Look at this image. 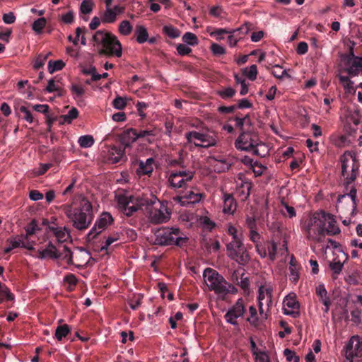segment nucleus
Returning a JSON list of instances; mask_svg holds the SVG:
<instances>
[{"mask_svg":"<svg viewBox=\"0 0 362 362\" xmlns=\"http://www.w3.org/2000/svg\"><path fill=\"white\" fill-rule=\"evenodd\" d=\"M136 141V130L132 128L124 131L117 136L116 144L111 146L105 161L108 164L124 163L127 160V153H130L132 144Z\"/></svg>","mask_w":362,"mask_h":362,"instance_id":"obj_1","label":"nucleus"},{"mask_svg":"<svg viewBox=\"0 0 362 362\" xmlns=\"http://www.w3.org/2000/svg\"><path fill=\"white\" fill-rule=\"evenodd\" d=\"M329 219L328 214L325 211H317L300 221V227L308 240L320 241L323 235V227Z\"/></svg>","mask_w":362,"mask_h":362,"instance_id":"obj_2","label":"nucleus"},{"mask_svg":"<svg viewBox=\"0 0 362 362\" xmlns=\"http://www.w3.org/2000/svg\"><path fill=\"white\" fill-rule=\"evenodd\" d=\"M93 41L102 48L99 50L100 55L122 56V45L117 37L104 30H98L93 35Z\"/></svg>","mask_w":362,"mask_h":362,"instance_id":"obj_3","label":"nucleus"},{"mask_svg":"<svg viewBox=\"0 0 362 362\" xmlns=\"http://www.w3.org/2000/svg\"><path fill=\"white\" fill-rule=\"evenodd\" d=\"M156 197H152L151 199H135L132 196H127L124 194H117L115 195V200L117 202L119 209L127 216H132L142 206L148 207L153 206L156 201Z\"/></svg>","mask_w":362,"mask_h":362,"instance_id":"obj_4","label":"nucleus"},{"mask_svg":"<svg viewBox=\"0 0 362 362\" xmlns=\"http://www.w3.org/2000/svg\"><path fill=\"white\" fill-rule=\"evenodd\" d=\"M93 219L92 204L88 199L83 197L80 203V207L75 209V214L71 220L73 226L79 230H84L89 228Z\"/></svg>","mask_w":362,"mask_h":362,"instance_id":"obj_5","label":"nucleus"},{"mask_svg":"<svg viewBox=\"0 0 362 362\" xmlns=\"http://www.w3.org/2000/svg\"><path fill=\"white\" fill-rule=\"evenodd\" d=\"M182 233L177 228H163L155 233V243L159 245L182 246L187 241L186 237H182Z\"/></svg>","mask_w":362,"mask_h":362,"instance_id":"obj_6","label":"nucleus"},{"mask_svg":"<svg viewBox=\"0 0 362 362\" xmlns=\"http://www.w3.org/2000/svg\"><path fill=\"white\" fill-rule=\"evenodd\" d=\"M204 279L210 291H214L220 298L229 293L228 282L216 270L206 268L203 273Z\"/></svg>","mask_w":362,"mask_h":362,"instance_id":"obj_7","label":"nucleus"},{"mask_svg":"<svg viewBox=\"0 0 362 362\" xmlns=\"http://www.w3.org/2000/svg\"><path fill=\"white\" fill-rule=\"evenodd\" d=\"M259 145V138L255 132L246 130L243 131L235 141V146L241 151H251L255 155H259L257 146Z\"/></svg>","mask_w":362,"mask_h":362,"instance_id":"obj_8","label":"nucleus"},{"mask_svg":"<svg viewBox=\"0 0 362 362\" xmlns=\"http://www.w3.org/2000/svg\"><path fill=\"white\" fill-rule=\"evenodd\" d=\"M37 257L43 259L45 258L66 259L68 264H72V252L67 247L64 246L63 251H59L56 247L49 242L45 249L38 250Z\"/></svg>","mask_w":362,"mask_h":362,"instance_id":"obj_9","label":"nucleus"},{"mask_svg":"<svg viewBox=\"0 0 362 362\" xmlns=\"http://www.w3.org/2000/svg\"><path fill=\"white\" fill-rule=\"evenodd\" d=\"M345 67L341 69V72H346L349 76L354 77L358 76L362 71V57H356L353 48H350L349 54L342 58Z\"/></svg>","mask_w":362,"mask_h":362,"instance_id":"obj_10","label":"nucleus"},{"mask_svg":"<svg viewBox=\"0 0 362 362\" xmlns=\"http://www.w3.org/2000/svg\"><path fill=\"white\" fill-rule=\"evenodd\" d=\"M194 175V172L190 170H173L170 175L168 182L174 188L185 187L187 183L193 179Z\"/></svg>","mask_w":362,"mask_h":362,"instance_id":"obj_11","label":"nucleus"},{"mask_svg":"<svg viewBox=\"0 0 362 362\" xmlns=\"http://www.w3.org/2000/svg\"><path fill=\"white\" fill-rule=\"evenodd\" d=\"M342 352L349 362H354V357H362V339L357 335L351 337Z\"/></svg>","mask_w":362,"mask_h":362,"instance_id":"obj_12","label":"nucleus"},{"mask_svg":"<svg viewBox=\"0 0 362 362\" xmlns=\"http://www.w3.org/2000/svg\"><path fill=\"white\" fill-rule=\"evenodd\" d=\"M204 197L203 193L194 192L192 190L185 192L182 195L173 197V202L175 204H180L182 206L193 207L194 204L199 203Z\"/></svg>","mask_w":362,"mask_h":362,"instance_id":"obj_13","label":"nucleus"},{"mask_svg":"<svg viewBox=\"0 0 362 362\" xmlns=\"http://www.w3.org/2000/svg\"><path fill=\"white\" fill-rule=\"evenodd\" d=\"M245 313V308L244 306L243 300L240 298L236 301L235 305L227 311L224 317L227 322L236 326L238 325L236 319L243 317Z\"/></svg>","mask_w":362,"mask_h":362,"instance_id":"obj_14","label":"nucleus"},{"mask_svg":"<svg viewBox=\"0 0 362 362\" xmlns=\"http://www.w3.org/2000/svg\"><path fill=\"white\" fill-rule=\"evenodd\" d=\"M159 207L154 206L150 209V218L153 223H162L168 221L170 218V213L168 211L165 206L158 203Z\"/></svg>","mask_w":362,"mask_h":362,"instance_id":"obj_15","label":"nucleus"},{"mask_svg":"<svg viewBox=\"0 0 362 362\" xmlns=\"http://www.w3.org/2000/svg\"><path fill=\"white\" fill-rule=\"evenodd\" d=\"M185 137L188 142H192V139H194L202 143V144H200L194 142L196 146L207 147L214 146L215 144V141L214 139H212L207 134L197 132L195 131H192L186 133Z\"/></svg>","mask_w":362,"mask_h":362,"instance_id":"obj_16","label":"nucleus"},{"mask_svg":"<svg viewBox=\"0 0 362 362\" xmlns=\"http://www.w3.org/2000/svg\"><path fill=\"white\" fill-rule=\"evenodd\" d=\"M284 306H286L293 310L292 311H290L286 308H284V313L285 315L296 317L299 314L298 310L300 308V305L299 303L296 300L295 296H292L291 294L288 295L284 300Z\"/></svg>","mask_w":362,"mask_h":362,"instance_id":"obj_17","label":"nucleus"},{"mask_svg":"<svg viewBox=\"0 0 362 362\" xmlns=\"http://www.w3.org/2000/svg\"><path fill=\"white\" fill-rule=\"evenodd\" d=\"M328 217L329 219L327 220V226L324 225L323 235H321V237H324L325 235H334L340 233V230L337 225V221L333 216L328 214Z\"/></svg>","mask_w":362,"mask_h":362,"instance_id":"obj_18","label":"nucleus"},{"mask_svg":"<svg viewBox=\"0 0 362 362\" xmlns=\"http://www.w3.org/2000/svg\"><path fill=\"white\" fill-rule=\"evenodd\" d=\"M228 256L242 266H245L250 260L247 251H237L236 252L228 254Z\"/></svg>","mask_w":362,"mask_h":362,"instance_id":"obj_19","label":"nucleus"},{"mask_svg":"<svg viewBox=\"0 0 362 362\" xmlns=\"http://www.w3.org/2000/svg\"><path fill=\"white\" fill-rule=\"evenodd\" d=\"M228 256L242 266H245L250 260L247 251H237L236 252L228 254Z\"/></svg>","mask_w":362,"mask_h":362,"instance_id":"obj_20","label":"nucleus"},{"mask_svg":"<svg viewBox=\"0 0 362 362\" xmlns=\"http://www.w3.org/2000/svg\"><path fill=\"white\" fill-rule=\"evenodd\" d=\"M236 210V201L231 194H225L223 199V209L224 214H233Z\"/></svg>","mask_w":362,"mask_h":362,"instance_id":"obj_21","label":"nucleus"},{"mask_svg":"<svg viewBox=\"0 0 362 362\" xmlns=\"http://www.w3.org/2000/svg\"><path fill=\"white\" fill-rule=\"evenodd\" d=\"M154 163V159L149 158L144 162L139 160V168L137 172L139 174L148 175H149L153 170V164Z\"/></svg>","mask_w":362,"mask_h":362,"instance_id":"obj_22","label":"nucleus"},{"mask_svg":"<svg viewBox=\"0 0 362 362\" xmlns=\"http://www.w3.org/2000/svg\"><path fill=\"white\" fill-rule=\"evenodd\" d=\"M113 222V218L110 213L103 212L100 218L95 221L96 226L101 231L105 229L107 226L110 225Z\"/></svg>","mask_w":362,"mask_h":362,"instance_id":"obj_23","label":"nucleus"},{"mask_svg":"<svg viewBox=\"0 0 362 362\" xmlns=\"http://www.w3.org/2000/svg\"><path fill=\"white\" fill-rule=\"evenodd\" d=\"M134 35L136 36V42L142 44L148 41V33L146 28L141 25H137L135 28Z\"/></svg>","mask_w":362,"mask_h":362,"instance_id":"obj_24","label":"nucleus"},{"mask_svg":"<svg viewBox=\"0 0 362 362\" xmlns=\"http://www.w3.org/2000/svg\"><path fill=\"white\" fill-rule=\"evenodd\" d=\"M290 280L296 284L299 279L298 266L295 257L292 255L289 262Z\"/></svg>","mask_w":362,"mask_h":362,"instance_id":"obj_25","label":"nucleus"},{"mask_svg":"<svg viewBox=\"0 0 362 362\" xmlns=\"http://www.w3.org/2000/svg\"><path fill=\"white\" fill-rule=\"evenodd\" d=\"M14 299V295L10 289L0 281V303L4 301H13Z\"/></svg>","mask_w":362,"mask_h":362,"instance_id":"obj_26","label":"nucleus"},{"mask_svg":"<svg viewBox=\"0 0 362 362\" xmlns=\"http://www.w3.org/2000/svg\"><path fill=\"white\" fill-rule=\"evenodd\" d=\"M228 254L236 252L237 251H247L245 248L243 240L238 241H230L226 245Z\"/></svg>","mask_w":362,"mask_h":362,"instance_id":"obj_27","label":"nucleus"},{"mask_svg":"<svg viewBox=\"0 0 362 362\" xmlns=\"http://www.w3.org/2000/svg\"><path fill=\"white\" fill-rule=\"evenodd\" d=\"M354 158H356V157L353 156L352 154L349 151L345 152L340 157V161L341 163V175L343 177H346V173H347V168L349 166V163L350 162V160L352 161V159Z\"/></svg>","mask_w":362,"mask_h":362,"instance_id":"obj_28","label":"nucleus"},{"mask_svg":"<svg viewBox=\"0 0 362 362\" xmlns=\"http://www.w3.org/2000/svg\"><path fill=\"white\" fill-rule=\"evenodd\" d=\"M70 333L69 326L66 324L58 326L55 329L54 337L58 341H62Z\"/></svg>","mask_w":362,"mask_h":362,"instance_id":"obj_29","label":"nucleus"},{"mask_svg":"<svg viewBox=\"0 0 362 362\" xmlns=\"http://www.w3.org/2000/svg\"><path fill=\"white\" fill-rule=\"evenodd\" d=\"M70 90L73 95V98L76 100H78L85 94V88L79 84L71 83Z\"/></svg>","mask_w":362,"mask_h":362,"instance_id":"obj_30","label":"nucleus"},{"mask_svg":"<svg viewBox=\"0 0 362 362\" xmlns=\"http://www.w3.org/2000/svg\"><path fill=\"white\" fill-rule=\"evenodd\" d=\"M155 136L154 130H140L139 132L136 131V139H144L148 143L151 144L153 141V137Z\"/></svg>","mask_w":362,"mask_h":362,"instance_id":"obj_31","label":"nucleus"},{"mask_svg":"<svg viewBox=\"0 0 362 362\" xmlns=\"http://www.w3.org/2000/svg\"><path fill=\"white\" fill-rule=\"evenodd\" d=\"M163 33L172 39L177 38L180 35V30L171 25L163 26Z\"/></svg>","mask_w":362,"mask_h":362,"instance_id":"obj_32","label":"nucleus"},{"mask_svg":"<svg viewBox=\"0 0 362 362\" xmlns=\"http://www.w3.org/2000/svg\"><path fill=\"white\" fill-rule=\"evenodd\" d=\"M50 55H52V52H48L46 53L42 52V53L39 54L35 59L34 68L35 69H39L43 67V66L45 64V62L47 60L48 57Z\"/></svg>","mask_w":362,"mask_h":362,"instance_id":"obj_33","label":"nucleus"},{"mask_svg":"<svg viewBox=\"0 0 362 362\" xmlns=\"http://www.w3.org/2000/svg\"><path fill=\"white\" fill-rule=\"evenodd\" d=\"M65 66V63L62 60L52 61L48 63V71L50 74L62 70Z\"/></svg>","mask_w":362,"mask_h":362,"instance_id":"obj_34","label":"nucleus"},{"mask_svg":"<svg viewBox=\"0 0 362 362\" xmlns=\"http://www.w3.org/2000/svg\"><path fill=\"white\" fill-rule=\"evenodd\" d=\"M249 313L250 317L247 318V321L249 322L251 325L257 327L259 325V318L256 308L254 306H250L249 308Z\"/></svg>","mask_w":362,"mask_h":362,"instance_id":"obj_35","label":"nucleus"},{"mask_svg":"<svg viewBox=\"0 0 362 362\" xmlns=\"http://www.w3.org/2000/svg\"><path fill=\"white\" fill-rule=\"evenodd\" d=\"M78 142L81 148H89L94 144V139L90 135H84L79 137Z\"/></svg>","mask_w":362,"mask_h":362,"instance_id":"obj_36","label":"nucleus"},{"mask_svg":"<svg viewBox=\"0 0 362 362\" xmlns=\"http://www.w3.org/2000/svg\"><path fill=\"white\" fill-rule=\"evenodd\" d=\"M182 40L184 42L191 46L197 45L199 43V40L197 35L192 33L187 32L182 36Z\"/></svg>","mask_w":362,"mask_h":362,"instance_id":"obj_37","label":"nucleus"},{"mask_svg":"<svg viewBox=\"0 0 362 362\" xmlns=\"http://www.w3.org/2000/svg\"><path fill=\"white\" fill-rule=\"evenodd\" d=\"M117 18L116 12L111 8H107V10L103 14L102 21L104 23H112L115 21Z\"/></svg>","mask_w":362,"mask_h":362,"instance_id":"obj_38","label":"nucleus"},{"mask_svg":"<svg viewBox=\"0 0 362 362\" xmlns=\"http://www.w3.org/2000/svg\"><path fill=\"white\" fill-rule=\"evenodd\" d=\"M239 274L237 271H235L233 274L232 278L233 281H237V284H238L242 288L247 289L249 287L250 282L249 279L247 277H243V274L240 277V281H238Z\"/></svg>","mask_w":362,"mask_h":362,"instance_id":"obj_39","label":"nucleus"},{"mask_svg":"<svg viewBox=\"0 0 362 362\" xmlns=\"http://www.w3.org/2000/svg\"><path fill=\"white\" fill-rule=\"evenodd\" d=\"M25 230L26 232L25 239H28L30 236L35 234L36 230H40V228L37 226V221L33 219L26 226Z\"/></svg>","mask_w":362,"mask_h":362,"instance_id":"obj_40","label":"nucleus"},{"mask_svg":"<svg viewBox=\"0 0 362 362\" xmlns=\"http://www.w3.org/2000/svg\"><path fill=\"white\" fill-rule=\"evenodd\" d=\"M235 93L236 90L234 88L228 87L218 90V95L222 99L226 100L233 98L235 95Z\"/></svg>","mask_w":362,"mask_h":362,"instance_id":"obj_41","label":"nucleus"},{"mask_svg":"<svg viewBox=\"0 0 362 362\" xmlns=\"http://www.w3.org/2000/svg\"><path fill=\"white\" fill-rule=\"evenodd\" d=\"M132 25L129 21H122L119 25V31L124 35H129L132 31Z\"/></svg>","mask_w":362,"mask_h":362,"instance_id":"obj_42","label":"nucleus"},{"mask_svg":"<svg viewBox=\"0 0 362 362\" xmlns=\"http://www.w3.org/2000/svg\"><path fill=\"white\" fill-rule=\"evenodd\" d=\"M47 21L45 18H40L33 23L32 28L37 33H41L46 25Z\"/></svg>","mask_w":362,"mask_h":362,"instance_id":"obj_43","label":"nucleus"},{"mask_svg":"<svg viewBox=\"0 0 362 362\" xmlns=\"http://www.w3.org/2000/svg\"><path fill=\"white\" fill-rule=\"evenodd\" d=\"M227 233L232 237L233 240L231 241H238L242 240V233H239L237 228L232 224L228 225Z\"/></svg>","mask_w":362,"mask_h":362,"instance_id":"obj_44","label":"nucleus"},{"mask_svg":"<svg viewBox=\"0 0 362 362\" xmlns=\"http://www.w3.org/2000/svg\"><path fill=\"white\" fill-rule=\"evenodd\" d=\"M277 246L278 243L275 240H272L269 243V245L267 247L268 255L272 261H274L276 259Z\"/></svg>","mask_w":362,"mask_h":362,"instance_id":"obj_45","label":"nucleus"},{"mask_svg":"<svg viewBox=\"0 0 362 362\" xmlns=\"http://www.w3.org/2000/svg\"><path fill=\"white\" fill-rule=\"evenodd\" d=\"M78 116V111L76 107H72L66 115H63L64 121L69 124L76 119Z\"/></svg>","mask_w":362,"mask_h":362,"instance_id":"obj_46","label":"nucleus"},{"mask_svg":"<svg viewBox=\"0 0 362 362\" xmlns=\"http://www.w3.org/2000/svg\"><path fill=\"white\" fill-rule=\"evenodd\" d=\"M112 106L117 110H123L127 106V98L117 96L112 101Z\"/></svg>","mask_w":362,"mask_h":362,"instance_id":"obj_47","label":"nucleus"},{"mask_svg":"<svg viewBox=\"0 0 362 362\" xmlns=\"http://www.w3.org/2000/svg\"><path fill=\"white\" fill-rule=\"evenodd\" d=\"M243 74L252 81L257 78V67L255 64L250 66L249 71L247 69L243 70Z\"/></svg>","mask_w":362,"mask_h":362,"instance_id":"obj_48","label":"nucleus"},{"mask_svg":"<svg viewBox=\"0 0 362 362\" xmlns=\"http://www.w3.org/2000/svg\"><path fill=\"white\" fill-rule=\"evenodd\" d=\"M55 237L59 242L66 241L69 237L68 229L66 227L59 228L56 233Z\"/></svg>","mask_w":362,"mask_h":362,"instance_id":"obj_49","label":"nucleus"},{"mask_svg":"<svg viewBox=\"0 0 362 362\" xmlns=\"http://www.w3.org/2000/svg\"><path fill=\"white\" fill-rule=\"evenodd\" d=\"M64 281L69 284V290L72 291L78 283L77 278L73 274H69L64 278Z\"/></svg>","mask_w":362,"mask_h":362,"instance_id":"obj_50","label":"nucleus"},{"mask_svg":"<svg viewBox=\"0 0 362 362\" xmlns=\"http://www.w3.org/2000/svg\"><path fill=\"white\" fill-rule=\"evenodd\" d=\"M93 4L90 0H83L81 4L80 11L83 14H88L93 10Z\"/></svg>","mask_w":362,"mask_h":362,"instance_id":"obj_51","label":"nucleus"},{"mask_svg":"<svg viewBox=\"0 0 362 362\" xmlns=\"http://www.w3.org/2000/svg\"><path fill=\"white\" fill-rule=\"evenodd\" d=\"M272 75L277 78H282L284 76L290 77V75L286 70H281V67L279 65L274 66V69L272 71Z\"/></svg>","mask_w":362,"mask_h":362,"instance_id":"obj_52","label":"nucleus"},{"mask_svg":"<svg viewBox=\"0 0 362 362\" xmlns=\"http://www.w3.org/2000/svg\"><path fill=\"white\" fill-rule=\"evenodd\" d=\"M286 360L293 362H300V357L296 353L289 349H286L284 351Z\"/></svg>","mask_w":362,"mask_h":362,"instance_id":"obj_53","label":"nucleus"},{"mask_svg":"<svg viewBox=\"0 0 362 362\" xmlns=\"http://www.w3.org/2000/svg\"><path fill=\"white\" fill-rule=\"evenodd\" d=\"M229 121L235 122V127L239 129L240 130H241V132L245 131L243 129L244 124H243V117H240V115H236L235 116L230 117Z\"/></svg>","mask_w":362,"mask_h":362,"instance_id":"obj_54","label":"nucleus"},{"mask_svg":"<svg viewBox=\"0 0 362 362\" xmlns=\"http://www.w3.org/2000/svg\"><path fill=\"white\" fill-rule=\"evenodd\" d=\"M280 326L285 329V331H281L279 332V336L280 338H284L286 334H290L292 332L291 327H290L288 323L285 321L280 322Z\"/></svg>","mask_w":362,"mask_h":362,"instance_id":"obj_55","label":"nucleus"},{"mask_svg":"<svg viewBox=\"0 0 362 362\" xmlns=\"http://www.w3.org/2000/svg\"><path fill=\"white\" fill-rule=\"evenodd\" d=\"M18 110L20 112L24 113V119L26 120L29 123H33V117L31 114V112L28 110V108L24 105H21L18 107Z\"/></svg>","mask_w":362,"mask_h":362,"instance_id":"obj_56","label":"nucleus"},{"mask_svg":"<svg viewBox=\"0 0 362 362\" xmlns=\"http://www.w3.org/2000/svg\"><path fill=\"white\" fill-rule=\"evenodd\" d=\"M61 209L64 211L66 216L71 221L75 214V209H73L71 204H64L61 206Z\"/></svg>","mask_w":362,"mask_h":362,"instance_id":"obj_57","label":"nucleus"},{"mask_svg":"<svg viewBox=\"0 0 362 362\" xmlns=\"http://www.w3.org/2000/svg\"><path fill=\"white\" fill-rule=\"evenodd\" d=\"M177 51L180 55H188L192 52V49L185 44H179L177 46Z\"/></svg>","mask_w":362,"mask_h":362,"instance_id":"obj_58","label":"nucleus"},{"mask_svg":"<svg viewBox=\"0 0 362 362\" xmlns=\"http://www.w3.org/2000/svg\"><path fill=\"white\" fill-rule=\"evenodd\" d=\"M211 50L215 55H221L226 53L225 48L216 43H213L211 45Z\"/></svg>","mask_w":362,"mask_h":362,"instance_id":"obj_59","label":"nucleus"},{"mask_svg":"<svg viewBox=\"0 0 362 362\" xmlns=\"http://www.w3.org/2000/svg\"><path fill=\"white\" fill-rule=\"evenodd\" d=\"M230 35L228 37V42L230 47H235L237 45V42L239 40L242 38V36L238 35V34H234L232 32H230Z\"/></svg>","mask_w":362,"mask_h":362,"instance_id":"obj_60","label":"nucleus"},{"mask_svg":"<svg viewBox=\"0 0 362 362\" xmlns=\"http://www.w3.org/2000/svg\"><path fill=\"white\" fill-rule=\"evenodd\" d=\"M98 228L96 226V223H95L93 227L91 228V230L89 231V233L87 234V240L88 241H91L94 240L98 235H99L101 233V230L98 231Z\"/></svg>","mask_w":362,"mask_h":362,"instance_id":"obj_61","label":"nucleus"},{"mask_svg":"<svg viewBox=\"0 0 362 362\" xmlns=\"http://www.w3.org/2000/svg\"><path fill=\"white\" fill-rule=\"evenodd\" d=\"M250 26H251L250 23H246L244 25H243L240 28H239L238 29L233 30V33L234 34L236 33L238 35H239V34L246 35L248 33V31L250 30Z\"/></svg>","mask_w":362,"mask_h":362,"instance_id":"obj_62","label":"nucleus"},{"mask_svg":"<svg viewBox=\"0 0 362 362\" xmlns=\"http://www.w3.org/2000/svg\"><path fill=\"white\" fill-rule=\"evenodd\" d=\"M329 267L335 274H339L343 268V264L339 262H330Z\"/></svg>","mask_w":362,"mask_h":362,"instance_id":"obj_63","label":"nucleus"},{"mask_svg":"<svg viewBox=\"0 0 362 362\" xmlns=\"http://www.w3.org/2000/svg\"><path fill=\"white\" fill-rule=\"evenodd\" d=\"M255 356L256 362H270L268 355L264 351H259Z\"/></svg>","mask_w":362,"mask_h":362,"instance_id":"obj_64","label":"nucleus"}]
</instances>
